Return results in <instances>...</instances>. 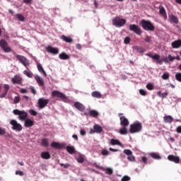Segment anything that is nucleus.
<instances>
[{
  "label": "nucleus",
  "instance_id": "1",
  "mask_svg": "<svg viewBox=\"0 0 181 181\" xmlns=\"http://www.w3.org/2000/svg\"><path fill=\"white\" fill-rule=\"evenodd\" d=\"M141 131H142V124H141V122H134L130 125V134H136L141 132Z\"/></svg>",
  "mask_w": 181,
  "mask_h": 181
},
{
  "label": "nucleus",
  "instance_id": "2",
  "mask_svg": "<svg viewBox=\"0 0 181 181\" xmlns=\"http://www.w3.org/2000/svg\"><path fill=\"white\" fill-rule=\"evenodd\" d=\"M141 25L144 30H151V31L155 30V26L149 21L141 20Z\"/></svg>",
  "mask_w": 181,
  "mask_h": 181
},
{
  "label": "nucleus",
  "instance_id": "3",
  "mask_svg": "<svg viewBox=\"0 0 181 181\" xmlns=\"http://www.w3.org/2000/svg\"><path fill=\"white\" fill-rule=\"evenodd\" d=\"M127 23V20L117 16L112 19V25L116 28H122Z\"/></svg>",
  "mask_w": 181,
  "mask_h": 181
},
{
  "label": "nucleus",
  "instance_id": "4",
  "mask_svg": "<svg viewBox=\"0 0 181 181\" xmlns=\"http://www.w3.org/2000/svg\"><path fill=\"white\" fill-rule=\"evenodd\" d=\"M14 115H18V119L20 121H25L28 119V112L24 110H19L18 109H15L13 111Z\"/></svg>",
  "mask_w": 181,
  "mask_h": 181
},
{
  "label": "nucleus",
  "instance_id": "5",
  "mask_svg": "<svg viewBox=\"0 0 181 181\" xmlns=\"http://www.w3.org/2000/svg\"><path fill=\"white\" fill-rule=\"evenodd\" d=\"M129 29L131 32H134V33L138 35L139 36L142 35V30L141 29V27L136 24H130L129 25Z\"/></svg>",
  "mask_w": 181,
  "mask_h": 181
},
{
  "label": "nucleus",
  "instance_id": "6",
  "mask_svg": "<svg viewBox=\"0 0 181 181\" xmlns=\"http://www.w3.org/2000/svg\"><path fill=\"white\" fill-rule=\"evenodd\" d=\"M10 124L12 125L11 129H13V131L21 132V131L23 129L22 124L18 123V122L15 119H11L10 121Z\"/></svg>",
  "mask_w": 181,
  "mask_h": 181
},
{
  "label": "nucleus",
  "instance_id": "7",
  "mask_svg": "<svg viewBox=\"0 0 181 181\" xmlns=\"http://www.w3.org/2000/svg\"><path fill=\"white\" fill-rule=\"evenodd\" d=\"M0 47L5 52V53H11V52H12V49L10 48L8 42L5 40H0Z\"/></svg>",
  "mask_w": 181,
  "mask_h": 181
},
{
  "label": "nucleus",
  "instance_id": "8",
  "mask_svg": "<svg viewBox=\"0 0 181 181\" xmlns=\"http://www.w3.org/2000/svg\"><path fill=\"white\" fill-rule=\"evenodd\" d=\"M52 97H57V98H60L63 101H66V100H67V96H66L64 93L59 90H53L52 92Z\"/></svg>",
  "mask_w": 181,
  "mask_h": 181
},
{
  "label": "nucleus",
  "instance_id": "9",
  "mask_svg": "<svg viewBox=\"0 0 181 181\" xmlns=\"http://www.w3.org/2000/svg\"><path fill=\"white\" fill-rule=\"evenodd\" d=\"M37 104L40 110H43L49 104V99L40 98L38 99Z\"/></svg>",
  "mask_w": 181,
  "mask_h": 181
},
{
  "label": "nucleus",
  "instance_id": "10",
  "mask_svg": "<svg viewBox=\"0 0 181 181\" xmlns=\"http://www.w3.org/2000/svg\"><path fill=\"white\" fill-rule=\"evenodd\" d=\"M123 153H124V155L127 156V160L129 162H135L136 161L135 156H134V155H132V151L131 150L124 149L123 151Z\"/></svg>",
  "mask_w": 181,
  "mask_h": 181
},
{
  "label": "nucleus",
  "instance_id": "11",
  "mask_svg": "<svg viewBox=\"0 0 181 181\" xmlns=\"http://www.w3.org/2000/svg\"><path fill=\"white\" fill-rule=\"evenodd\" d=\"M16 57L19 60L20 63H22L23 66H25V67H28V66H29V60H28L26 57L19 54H17Z\"/></svg>",
  "mask_w": 181,
  "mask_h": 181
},
{
  "label": "nucleus",
  "instance_id": "12",
  "mask_svg": "<svg viewBox=\"0 0 181 181\" xmlns=\"http://www.w3.org/2000/svg\"><path fill=\"white\" fill-rule=\"evenodd\" d=\"M146 56H148V57H151V59H153V60H156L158 64H163V61H162V59H160V55H159L158 54H155L153 55L151 53H148V54H146Z\"/></svg>",
  "mask_w": 181,
  "mask_h": 181
},
{
  "label": "nucleus",
  "instance_id": "13",
  "mask_svg": "<svg viewBox=\"0 0 181 181\" xmlns=\"http://www.w3.org/2000/svg\"><path fill=\"white\" fill-rule=\"evenodd\" d=\"M103 132V127L99 124H95L93 126V129H90V134H101Z\"/></svg>",
  "mask_w": 181,
  "mask_h": 181
},
{
  "label": "nucleus",
  "instance_id": "14",
  "mask_svg": "<svg viewBox=\"0 0 181 181\" xmlns=\"http://www.w3.org/2000/svg\"><path fill=\"white\" fill-rule=\"evenodd\" d=\"M46 50L48 52V53H52V54H59V49L53 47L50 45L46 47Z\"/></svg>",
  "mask_w": 181,
  "mask_h": 181
},
{
  "label": "nucleus",
  "instance_id": "15",
  "mask_svg": "<svg viewBox=\"0 0 181 181\" xmlns=\"http://www.w3.org/2000/svg\"><path fill=\"white\" fill-rule=\"evenodd\" d=\"M74 107H75V108H76V110L78 111H81V112H83L84 110H86V106L79 102H75Z\"/></svg>",
  "mask_w": 181,
  "mask_h": 181
},
{
  "label": "nucleus",
  "instance_id": "16",
  "mask_svg": "<svg viewBox=\"0 0 181 181\" xmlns=\"http://www.w3.org/2000/svg\"><path fill=\"white\" fill-rule=\"evenodd\" d=\"M168 159L170 162H174L175 163H180V158H179L178 156H175L173 155H169L168 156Z\"/></svg>",
  "mask_w": 181,
  "mask_h": 181
},
{
  "label": "nucleus",
  "instance_id": "17",
  "mask_svg": "<svg viewBox=\"0 0 181 181\" xmlns=\"http://www.w3.org/2000/svg\"><path fill=\"white\" fill-rule=\"evenodd\" d=\"M35 125V121L30 119V118H27V119L24 120V127L25 128H30Z\"/></svg>",
  "mask_w": 181,
  "mask_h": 181
},
{
  "label": "nucleus",
  "instance_id": "18",
  "mask_svg": "<svg viewBox=\"0 0 181 181\" xmlns=\"http://www.w3.org/2000/svg\"><path fill=\"white\" fill-rule=\"evenodd\" d=\"M158 9L160 15L162 16L165 20L168 19V14H166V10H165V7H163V6H160Z\"/></svg>",
  "mask_w": 181,
  "mask_h": 181
},
{
  "label": "nucleus",
  "instance_id": "19",
  "mask_svg": "<svg viewBox=\"0 0 181 181\" xmlns=\"http://www.w3.org/2000/svg\"><path fill=\"white\" fill-rule=\"evenodd\" d=\"M119 119L120 125H122V127H128V125H129V121L128 120V119H127V117H120Z\"/></svg>",
  "mask_w": 181,
  "mask_h": 181
},
{
  "label": "nucleus",
  "instance_id": "20",
  "mask_svg": "<svg viewBox=\"0 0 181 181\" xmlns=\"http://www.w3.org/2000/svg\"><path fill=\"white\" fill-rule=\"evenodd\" d=\"M4 90L2 94L0 95V98H5L6 97V94H8V91H9L10 86L8 84L4 85Z\"/></svg>",
  "mask_w": 181,
  "mask_h": 181
},
{
  "label": "nucleus",
  "instance_id": "21",
  "mask_svg": "<svg viewBox=\"0 0 181 181\" xmlns=\"http://www.w3.org/2000/svg\"><path fill=\"white\" fill-rule=\"evenodd\" d=\"M171 46L173 49H179L181 47V40H175L171 43Z\"/></svg>",
  "mask_w": 181,
  "mask_h": 181
},
{
  "label": "nucleus",
  "instance_id": "22",
  "mask_svg": "<svg viewBox=\"0 0 181 181\" xmlns=\"http://www.w3.org/2000/svg\"><path fill=\"white\" fill-rule=\"evenodd\" d=\"M34 78L40 87H43V86H45V81H43V78H42L40 76H39L38 75H36L34 77Z\"/></svg>",
  "mask_w": 181,
  "mask_h": 181
},
{
  "label": "nucleus",
  "instance_id": "23",
  "mask_svg": "<svg viewBox=\"0 0 181 181\" xmlns=\"http://www.w3.org/2000/svg\"><path fill=\"white\" fill-rule=\"evenodd\" d=\"M11 81L13 84H21V83H22V78L19 76H15L11 78Z\"/></svg>",
  "mask_w": 181,
  "mask_h": 181
},
{
  "label": "nucleus",
  "instance_id": "24",
  "mask_svg": "<svg viewBox=\"0 0 181 181\" xmlns=\"http://www.w3.org/2000/svg\"><path fill=\"white\" fill-rule=\"evenodd\" d=\"M51 146L52 148H55V149H62V148H63L62 144L56 141H53L52 143H51Z\"/></svg>",
  "mask_w": 181,
  "mask_h": 181
},
{
  "label": "nucleus",
  "instance_id": "25",
  "mask_svg": "<svg viewBox=\"0 0 181 181\" xmlns=\"http://www.w3.org/2000/svg\"><path fill=\"white\" fill-rule=\"evenodd\" d=\"M110 144L112 146L118 145L119 146H121L122 148V143L119 141L118 139H112L110 140Z\"/></svg>",
  "mask_w": 181,
  "mask_h": 181
},
{
  "label": "nucleus",
  "instance_id": "26",
  "mask_svg": "<svg viewBox=\"0 0 181 181\" xmlns=\"http://www.w3.org/2000/svg\"><path fill=\"white\" fill-rule=\"evenodd\" d=\"M59 58L61 60H69L70 59V56H69L66 52H62L59 55Z\"/></svg>",
  "mask_w": 181,
  "mask_h": 181
},
{
  "label": "nucleus",
  "instance_id": "27",
  "mask_svg": "<svg viewBox=\"0 0 181 181\" xmlns=\"http://www.w3.org/2000/svg\"><path fill=\"white\" fill-rule=\"evenodd\" d=\"M37 67L40 73H42L45 77H47V74H46V71H45V69H43V66H42V64H40V63H37Z\"/></svg>",
  "mask_w": 181,
  "mask_h": 181
},
{
  "label": "nucleus",
  "instance_id": "28",
  "mask_svg": "<svg viewBox=\"0 0 181 181\" xmlns=\"http://www.w3.org/2000/svg\"><path fill=\"white\" fill-rule=\"evenodd\" d=\"M170 21L171 23H175V25L179 23V19L175 15L170 16Z\"/></svg>",
  "mask_w": 181,
  "mask_h": 181
},
{
  "label": "nucleus",
  "instance_id": "29",
  "mask_svg": "<svg viewBox=\"0 0 181 181\" xmlns=\"http://www.w3.org/2000/svg\"><path fill=\"white\" fill-rule=\"evenodd\" d=\"M41 158L42 159H50L51 156H50V153L47 152V151H43L42 153H41Z\"/></svg>",
  "mask_w": 181,
  "mask_h": 181
},
{
  "label": "nucleus",
  "instance_id": "30",
  "mask_svg": "<svg viewBox=\"0 0 181 181\" xmlns=\"http://www.w3.org/2000/svg\"><path fill=\"white\" fill-rule=\"evenodd\" d=\"M163 119L165 124H172V122H173V117L170 115L165 116Z\"/></svg>",
  "mask_w": 181,
  "mask_h": 181
},
{
  "label": "nucleus",
  "instance_id": "31",
  "mask_svg": "<svg viewBox=\"0 0 181 181\" xmlns=\"http://www.w3.org/2000/svg\"><path fill=\"white\" fill-rule=\"evenodd\" d=\"M88 115H90V117H93V118H97V117L99 115V113L97 110H90L88 112Z\"/></svg>",
  "mask_w": 181,
  "mask_h": 181
},
{
  "label": "nucleus",
  "instance_id": "32",
  "mask_svg": "<svg viewBox=\"0 0 181 181\" xmlns=\"http://www.w3.org/2000/svg\"><path fill=\"white\" fill-rule=\"evenodd\" d=\"M61 39H62L64 42H66V43H72L73 42V39H71V37H67L66 35H62Z\"/></svg>",
  "mask_w": 181,
  "mask_h": 181
},
{
  "label": "nucleus",
  "instance_id": "33",
  "mask_svg": "<svg viewBox=\"0 0 181 181\" xmlns=\"http://www.w3.org/2000/svg\"><path fill=\"white\" fill-rule=\"evenodd\" d=\"M91 95L93 97V98H101L103 97L101 93L98 91L92 92Z\"/></svg>",
  "mask_w": 181,
  "mask_h": 181
},
{
  "label": "nucleus",
  "instance_id": "34",
  "mask_svg": "<svg viewBox=\"0 0 181 181\" xmlns=\"http://www.w3.org/2000/svg\"><path fill=\"white\" fill-rule=\"evenodd\" d=\"M66 151L71 155H73V153H76V149L73 146H66Z\"/></svg>",
  "mask_w": 181,
  "mask_h": 181
},
{
  "label": "nucleus",
  "instance_id": "35",
  "mask_svg": "<svg viewBox=\"0 0 181 181\" xmlns=\"http://www.w3.org/2000/svg\"><path fill=\"white\" fill-rule=\"evenodd\" d=\"M119 134L121 135H127L128 134V130L127 129V127L122 126L119 129Z\"/></svg>",
  "mask_w": 181,
  "mask_h": 181
},
{
  "label": "nucleus",
  "instance_id": "36",
  "mask_svg": "<svg viewBox=\"0 0 181 181\" xmlns=\"http://www.w3.org/2000/svg\"><path fill=\"white\" fill-rule=\"evenodd\" d=\"M149 156L151 158H153V159H157V160L161 159L160 156L157 153H150Z\"/></svg>",
  "mask_w": 181,
  "mask_h": 181
},
{
  "label": "nucleus",
  "instance_id": "37",
  "mask_svg": "<svg viewBox=\"0 0 181 181\" xmlns=\"http://www.w3.org/2000/svg\"><path fill=\"white\" fill-rule=\"evenodd\" d=\"M42 146L47 148L49 146V140L47 139H42L41 141Z\"/></svg>",
  "mask_w": 181,
  "mask_h": 181
},
{
  "label": "nucleus",
  "instance_id": "38",
  "mask_svg": "<svg viewBox=\"0 0 181 181\" xmlns=\"http://www.w3.org/2000/svg\"><path fill=\"white\" fill-rule=\"evenodd\" d=\"M16 17L17 18V19L18 21H20V22H24L25 21V17L22 14L17 13L16 15Z\"/></svg>",
  "mask_w": 181,
  "mask_h": 181
},
{
  "label": "nucleus",
  "instance_id": "39",
  "mask_svg": "<svg viewBox=\"0 0 181 181\" xmlns=\"http://www.w3.org/2000/svg\"><path fill=\"white\" fill-rule=\"evenodd\" d=\"M157 95H158V97H160L161 98H166V97H168V93H162V92L158 91L157 92Z\"/></svg>",
  "mask_w": 181,
  "mask_h": 181
},
{
  "label": "nucleus",
  "instance_id": "40",
  "mask_svg": "<svg viewBox=\"0 0 181 181\" xmlns=\"http://www.w3.org/2000/svg\"><path fill=\"white\" fill-rule=\"evenodd\" d=\"M137 53H145L146 49L142 47H136Z\"/></svg>",
  "mask_w": 181,
  "mask_h": 181
},
{
  "label": "nucleus",
  "instance_id": "41",
  "mask_svg": "<svg viewBox=\"0 0 181 181\" xmlns=\"http://www.w3.org/2000/svg\"><path fill=\"white\" fill-rule=\"evenodd\" d=\"M23 74L27 76V77H28L29 78H32V77L33 76V74H32V72H29L28 71H24Z\"/></svg>",
  "mask_w": 181,
  "mask_h": 181
},
{
  "label": "nucleus",
  "instance_id": "42",
  "mask_svg": "<svg viewBox=\"0 0 181 181\" xmlns=\"http://www.w3.org/2000/svg\"><path fill=\"white\" fill-rule=\"evenodd\" d=\"M112 173H114V170H112L110 168H107L105 169L106 175H112Z\"/></svg>",
  "mask_w": 181,
  "mask_h": 181
},
{
  "label": "nucleus",
  "instance_id": "43",
  "mask_svg": "<svg viewBox=\"0 0 181 181\" xmlns=\"http://www.w3.org/2000/svg\"><path fill=\"white\" fill-rule=\"evenodd\" d=\"M18 103H21V96L14 97L13 104H18Z\"/></svg>",
  "mask_w": 181,
  "mask_h": 181
},
{
  "label": "nucleus",
  "instance_id": "44",
  "mask_svg": "<svg viewBox=\"0 0 181 181\" xmlns=\"http://www.w3.org/2000/svg\"><path fill=\"white\" fill-rule=\"evenodd\" d=\"M175 78L177 81H180L181 83V73L178 72L175 74Z\"/></svg>",
  "mask_w": 181,
  "mask_h": 181
},
{
  "label": "nucleus",
  "instance_id": "45",
  "mask_svg": "<svg viewBox=\"0 0 181 181\" xmlns=\"http://www.w3.org/2000/svg\"><path fill=\"white\" fill-rule=\"evenodd\" d=\"M146 88H147V90H149L150 91L153 90V84H152L151 83H147Z\"/></svg>",
  "mask_w": 181,
  "mask_h": 181
},
{
  "label": "nucleus",
  "instance_id": "46",
  "mask_svg": "<svg viewBox=\"0 0 181 181\" xmlns=\"http://www.w3.org/2000/svg\"><path fill=\"white\" fill-rule=\"evenodd\" d=\"M78 163H84V158L83 156H79L77 158Z\"/></svg>",
  "mask_w": 181,
  "mask_h": 181
},
{
  "label": "nucleus",
  "instance_id": "47",
  "mask_svg": "<svg viewBox=\"0 0 181 181\" xmlns=\"http://www.w3.org/2000/svg\"><path fill=\"white\" fill-rule=\"evenodd\" d=\"M101 153L103 155V156H107V155H110V151H108L107 149H103Z\"/></svg>",
  "mask_w": 181,
  "mask_h": 181
},
{
  "label": "nucleus",
  "instance_id": "48",
  "mask_svg": "<svg viewBox=\"0 0 181 181\" xmlns=\"http://www.w3.org/2000/svg\"><path fill=\"white\" fill-rule=\"evenodd\" d=\"M129 180H131V177L128 175H124L121 179V181H129Z\"/></svg>",
  "mask_w": 181,
  "mask_h": 181
},
{
  "label": "nucleus",
  "instance_id": "49",
  "mask_svg": "<svg viewBox=\"0 0 181 181\" xmlns=\"http://www.w3.org/2000/svg\"><path fill=\"white\" fill-rule=\"evenodd\" d=\"M141 162H143V163H144L145 165H148V158L146 156H142Z\"/></svg>",
  "mask_w": 181,
  "mask_h": 181
},
{
  "label": "nucleus",
  "instance_id": "50",
  "mask_svg": "<svg viewBox=\"0 0 181 181\" xmlns=\"http://www.w3.org/2000/svg\"><path fill=\"white\" fill-rule=\"evenodd\" d=\"M29 113L33 117H36V115H37V112L35 110H30Z\"/></svg>",
  "mask_w": 181,
  "mask_h": 181
},
{
  "label": "nucleus",
  "instance_id": "51",
  "mask_svg": "<svg viewBox=\"0 0 181 181\" xmlns=\"http://www.w3.org/2000/svg\"><path fill=\"white\" fill-rule=\"evenodd\" d=\"M144 40L146 42V43H151V42H152V37L146 35Z\"/></svg>",
  "mask_w": 181,
  "mask_h": 181
},
{
  "label": "nucleus",
  "instance_id": "52",
  "mask_svg": "<svg viewBox=\"0 0 181 181\" xmlns=\"http://www.w3.org/2000/svg\"><path fill=\"white\" fill-rule=\"evenodd\" d=\"M6 134V129L2 127H0V135L2 136V135H5Z\"/></svg>",
  "mask_w": 181,
  "mask_h": 181
},
{
  "label": "nucleus",
  "instance_id": "53",
  "mask_svg": "<svg viewBox=\"0 0 181 181\" xmlns=\"http://www.w3.org/2000/svg\"><path fill=\"white\" fill-rule=\"evenodd\" d=\"M130 42H131V38L129 37H126L124 38L125 45H129Z\"/></svg>",
  "mask_w": 181,
  "mask_h": 181
},
{
  "label": "nucleus",
  "instance_id": "54",
  "mask_svg": "<svg viewBox=\"0 0 181 181\" xmlns=\"http://www.w3.org/2000/svg\"><path fill=\"white\" fill-rule=\"evenodd\" d=\"M59 165H60V166H62V167L64 166V168L65 169H67V168H70V164H69V163H66V164H64V163H59Z\"/></svg>",
  "mask_w": 181,
  "mask_h": 181
},
{
  "label": "nucleus",
  "instance_id": "55",
  "mask_svg": "<svg viewBox=\"0 0 181 181\" xmlns=\"http://www.w3.org/2000/svg\"><path fill=\"white\" fill-rule=\"evenodd\" d=\"M30 93L32 94H34V95H35L36 94V89H35V88H33V86L30 87Z\"/></svg>",
  "mask_w": 181,
  "mask_h": 181
},
{
  "label": "nucleus",
  "instance_id": "56",
  "mask_svg": "<svg viewBox=\"0 0 181 181\" xmlns=\"http://www.w3.org/2000/svg\"><path fill=\"white\" fill-rule=\"evenodd\" d=\"M169 78V74L165 73L163 74V80H168Z\"/></svg>",
  "mask_w": 181,
  "mask_h": 181
},
{
  "label": "nucleus",
  "instance_id": "57",
  "mask_svg": "<svg viewBox=\"0 0 181 181\" xmlns=\"http://www.w3.org/2000/svg\"><path fill=\"white\" fill-rule=\"evenodd\" d=\"M139 93L141 94V95H144V96L146 95V92L144 89H140L139 90Z\"/></svg>",
  "mask_w": 181,
  "mask_h": 181
},
{
  "label": "nucleus",
  "instance_id": "58",
  "mask_svg": "<svg viewBox=\"0 0 181 181\" xmlns=\"http://www.w3.org/2000/svg\"><path fill=\"white\" fill-rule=\"evenodd\" d=\"M80 134H81V135L82 136H84L86 135V130L83 129H81L80 130Z\"/></svg>",
  "mask_w": 181,
  "mask_h": 181
},
{
  "label": "nucleus",
  "instance_id": "59",
  "mask_svg": "<svg viewBox=\"0 0 181 181\" xmlns=\"http://www.w3.org/2000/svg\"><path fill=\"white\" fill-rule=\"evenodd\" d=\"M20 93H21V94H26V93H28V90H26L25 88H21L20 90Z\"/></svg>",
  "mask_w": 181,
  "mask_h": 181
},
{
  "label": "nucleus",
  "instance_id": "60",
  "mask_svg": "<svg viewBox=\"0 0 181 181\" xmlns=\"http://www.w3.org/2000/svg\"><path fill=\"white\" fill-rule=\"evenodd\" d=\"M16 175H18L19 176H23V173L21 170L16 171Z\"/></svg>",
  "mask_w": 181,
  "mask_h": 181
},
{
  "label": "nucleus",
  "instance_id": "61",
  "mask_svg": "<svg viewBox=\"0 0 181 181\" xmlns=\"http://www.w3.org/2000/svg\"><path fill=\"white\" fill-rule=\"evenodd\" d=\"M175 57H172V55H170V54H169L168 55V60L170 61V62H173V60H175Z\"/></svg>",
  "mask_w": 181,
  "mask_h": 181
},
{
  "label": "nucleus",
  "instance_id": "62",
  "mask_svg": "<svg viewBox=\"0 0 181 181\" xmlns=\"http://www.w3.org/2000/svg\"><path fill=\"white\" fill-rule=\"evenodd\" d=\"M176 132H177V134H181V126L177 127Z\"/></svg>",
  "mask_w": 181,
  "mask_h": 181
},
{
  "label": "nucleus",
  "instance_id": "63",
  "mask_svg": "<svg viewBox=\"0 0 181 181\" xmlns=\"http://www.w3.org/2000/svg\"><path fill=\"white\" fill-rule=\"evenodd\" d=\"M76 49H78V50H81V44H76Z\"/></svg>",
  "mask_w": 181,
  "mask_h": 181
},
{
  "label": "nucleus",
  "instance_id": "64",
  "mask_svg": "<svg viewBox=\"0 0 181 181\" xmlns=\"http://www.w3.org/2000/svg\"><path fill=\"white\" fill-rule=\"evenodd\" d=\"M24 4H32V0H23Z\"/></svg>",
  "mask_w": 181,
  "mask_h": 181
}]
</instances>
